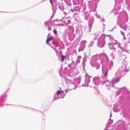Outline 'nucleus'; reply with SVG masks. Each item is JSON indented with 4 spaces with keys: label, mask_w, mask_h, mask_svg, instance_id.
Listing matches in <instances>:
<instances>
[{
    "label": "nucleus",
    "mask_w": 130,
    "mask_h": 130,
    "mask_svg": "<svg viewBox=\"0 0 130 130\" xmlns=\"http://www.w3.org/2000/svg\"><path fill=\"white\" fill-rule=\"evenodd\" d=\"M60 89H61V88L60 87Z\"/></svg>",
    "instance_id": "ddd939ff"
},
{
    "label": "nucleus",
    "mask_w": 130,
    "mask_h": 130,
    "mask_svg": "<svg viewBox=\"0 0 130 130\" xmlns=\"http://www.w3.org/2000/svg\"><path fill=\"white\" fill-rule=\"evenodd\" d=\"M82 42L83 44H85L86 43V41L85 40H83L82 41Z\"/></svg>",
    "instance_id": "0eeeda50"
},
{
    "label": "nucleus",
    "mask_w": 130,
    "mask_h": 130,
    "mask_svg": "<svg viewBox=\"0 0 130 130\" xmlns=\"http://www.w3.org/2000/svg\"><path fill=\"white\" fill-rule=\"evenodd\" d=\"M63 91H60L59 90H58L57 92V94L58 95H59L60 94V93Z\"/></svg>",
    "instance_id": "39448f33"
},
{
    "label": "nucleus",
    "mask_w": 130,
    "mask_h": 130,
    "mask_svg": "<svg viewBox=\"0 0 130 130\" xmlns=\"http://www.w3.org/2000/svg\"><path fill=\"white\" fill-rule=\"evenodd\" d=\"M48 29L49 30H51V28H50V27H48Z\"/></svg>",
    "instance_id": "9b49d317"
},
{
    "label": "nucleus",
    "mask_w": 130,
    "mask_h": 130,
    "mask_svg": "<svg viewBox=\"0 0 130 130\" xmlns=\"http://www.w3.org/2000/svg\"><path fill=\"white\" fill-rule=\"evenodd\" d=\"M108 44L109 48L111 49L114 50L116 48V47L115 46V45L112 43H109Z\"/></svg>",
    "instance_id": "f257e3e1"
},
{
    "label": "nucleus",
    "mask_w": 130,
    "mask_h": 130,
    "mask_svg": "<svg viewBox=\"0 0 130 130\" xmlns=\"http://www.w3.org/2000/svg\"><path fill=\"white\" fill-rule=\"evenodd\" d=\"M107 71L104 74V75L105 76H106L107 75Z\"/></svg>",
    "instance_id": "6e6552de"
},
{
    "label": "nucleus",
    "mask_w": 130,
    "mask_h": 130,
    "mask_svg": "<svg viewBox=\"0 0 130 130\" xmlns=\"http://www.w3.org/2000/svg\"><path fill=\"white\" fill-rule=\"evenodd\" d=\"M120 77H119L116 78L115 80V83H117L118 82L120 81Z\"/></svg>",
    "instance_id": "20e7f679"
},
{
    "label": "nucleus",
    "mask_w": 130,
    "mask_h": 130,
    "mask_svg": "<svg viewBox=\"0 0 130 130\" xmlns=\"http://www.w3.org/2000/svg\"><path fill=\"white\" fill-rule=\"evenodd\" d=\"M105 44V41H104V43H103V45L101 46V47H103L104 46V45Z\"/></svg>",
    "instance_id": "9d476101"
},
{
    "label": "nucleus",
    "mask_w": 130,
    "mask_h": 130,
    "mask_svg": "<svg viewBox=\"0 0 130 130\" xmlns=\"http://www.w3.org/2000/svg\"><path fill=\"white\" fill-rule=\"evenodd\" d=\"M50 3H51V4L52 3V2L51 1V0H50Z\"/></svg>",
    "instance_id": "f8f14e48"
},
{
    "label": "nucleus",
    "mask_w": 130,
    "mask_h": 130,
    "mask_svg": "<svg viewBox=\"0 0 130 130\" xmlns=\"http://www.w3.org/2000/svg\"><path fill=\"white\" fill-rule=\"evenodd\" d=\"M67 21H68L67 22L68 23H70L71 21L70 20H68Z\"/></svg>",
    "instance_id": "1a4fd4ad"
},
{
    "label": "nucleus",
    "mask_w": 130,
    "mask_h": 130,
    "mask_svg": "<svg viewBox=\"0 0 130 130\" xmlns=\"http://www.w3.org/2000/svg\"><path fill=\"white\" fill-rule=\"evenodd\" d=\"M53 32L55 34H57V32L56 30L54 29V30Z\"/></svg>",
    "instance_id": "423d86ee"
},
{
    "label": "nucleus",
    "mask_w": 130,
    "mask_h": 130,
    "mask_svg": "<svg viewBox=\"0 0 130 130\" xmlns=\"http://www.w3.org/2000/svg\"><path fill=\"white\" fill-rule=\"evenodd\" d=\"M61 61L62 62H63L64 61V60L65 58V56H64L63 55L61 54Z\"/></svg>",
    "instance_id": "7ed1b4c3"
},
{
    "label": "nucleus",
    "mask_w": 130,
    "mask_h": 130,
    "mask_svg": "<svg viewBox=\"0 0 130 130\" xmlns=\"http://www.w3.org/2000/svg\"><path fill=\"white\" fill-rule=\"evenodd\" d=\"M53 37L52 36L51 37L47 39L46 40V43L48 44H49V41L53 39Z\"/></svg>",
    "instance_id": "f03ea898"
}]
</instances>
